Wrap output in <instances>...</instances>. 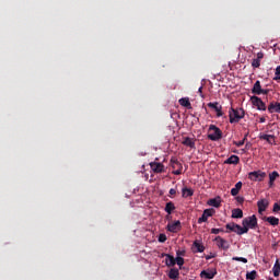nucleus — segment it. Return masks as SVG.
<instances>
[{
  "instance_id": "nucleus-2",
  "label": "nucleus",
  "mask_w": 280,
  "mask_h": 280,
  "mask_svg": "<svg viewBox=\"0 0 280 280\" xmlns=\"http://www.w3.org/2000/svg\"><path fill=\"white\" fill-rule=\"evenodd\" d=\"M211 130L213 133H209L208 139L210 141H220V139H222V130L215 125H210L209 132H211Z\"/></svg>"
},
{
  "instance_id": "nucleus-24",
  "label": "nucleus",
  "mask_w": 280,
  "mask_h": 280,
  "mask_svg": "<svg viewBox=\"0 0 280 280\" xmlns=\"http://www.w3.org/2000/svg\"><path fill=\"white\" fill-rule=\"evenodd\" d=\"M180 106H184V108H188V110H191V102H189V97H183L179 100Z\"/></svg>"
},
{
  "instance_id": "nucleus-45",
  "label": "nucleus",
  "mask_w": 280,
  "mask_h": 280,
  "mask_svg": "<svg viewBox=\"0 0 280 280\" xmlns=\"http://www.w3.org/2000/svg\"><path fill=\"white\" fill-rule=\"evenodd\" d=\"M237 202L242 203L244 202V197H236Z\"/></svg>"
},
{
  "instance_id": "nucleus-44",
  "label": "nucleus",
  "mask_w": 280,
  "mask_h": 280,
  "mask_svg": "<svg viewBox=\"0 0 280 280\" xmlns=\"http://www.w3.org/2000/svg\"><path fill=\"white\" fill-rule=\"evenodd\" d=\"M198 93H200V97H205V95L202 94V85L198 89Z\"/></svg>"
},
{
  "instance_id": "nucleus-13",
  "label": "nucleus",
  "mask_w": 280,
  "mask_h": 280,
  "mask_svg": "<svg viewBox=\"0 0 280 280\" xmlns=\"http://www.w3.org/2000/svg\"><path fill=\"white\" fill-rule=\"evenodd\" d=\"M161 257H166L165 264L168 268L176 266V258L170 254H162Z\"/></svg>"
},
{
  "instance_id": "nucleus-12",
  "label": "nucleus",
  "mask_w": 280,
  "mask_h": 280,
  "mask_svg": "<svg viewBox=\"0 0 280 280\" xmlns=\"http://www.w3.org/2000/svg\"><path fill=\"white\" fill-rule=\"evenodd\" d=\"M208 108H212L213 110H215L217 117H222V106L218 102L208 103Z\"/></svg>"
},
{
  "instance_id": "nucleus-30",
  "label": "nucleus",
  "mask_w": 280,
  "mask_h": 280,
  "mask_svg": "<svg viewBox=\"0 0 280 280\" xmlns=\"http://www.w3.org/2000/svg\"><path fill=\"white\" fill-rule=\"evenodd\" d=\"M260 139L262 141H267L268 143L272 144V141H275V136L265 133V135L260 136Z\"/></svg>"
},
{
  "instance_id": "nucleus-28",
  "label": "nucleus",
  "mask_w": 280,
  "mask_h": 280,
  "mask_svg": "<svg viewBox=\"0 0 280 280\" xmlns=\"http://www.w3.org/2000/svg\"><path fill=\"white\" fill-rule=\"evenodd\" d=\"M232 218H235V219L244 218V211H242V209L240 208L234 209L232 211Z\"/></svg>"
},
{
  "instance_id": "nucleus-15",
  "label": "nucleus",
  "mask_w": 280,
  "mask_h": 280,
  "mask_svg": "<svg viewBox=\"0 0 280 280\" xmlns=\"http://www.w3.org/2000/svg\"><path fill=\"white\" fill-rule=\"evenodd\" d=\"M207 205H209V207H214L215 209H219V207H221L222 205V199L220 197L211 198L207 201Z\"/></svg>"
},
{
  "instance_id": "nucleus-42",
  "label": "nucleus",
  "mask_w": 280,
  "mask_h": 280,
  "mask_svg": "<svg viewBox=\"0 0 280 280\" xmlns=\"http://www.w3.org/2000/svg\"><path fill=\"white\" fill-rule=\"evenodd\" d=\"M168 194H170V196H176V189L171 188Z\"/></svg>"
},
{
  "instance_id": "nucleus-34",
  "label": "nucleus",
  "mask_w": 280,
  "mask_h": 280,
  "mask_svg": "<svg viewBox=\"0 0 280 280\" xmlns=\"http://www.w3.org/2000/svg\"><path fill=\"white\" fill-rule=\"evenodd\" d=\"M246 279L247 280H255V279H257V271H255V270L247 271L246 272Z\"/></svg>"
},
{
  "instance_id": "nucleus-17",
  "label": "nucleus",
  "mask_w": 280,
  "mask_h": 280,
  "mask_svg": "<svg viewBox=\"0 0 280 280\" xmlns=\"http://www.w3.org/2000/svg\"><path fill=\"white\" fill-rule=\"evenodd\" d=\"M268 200L266 199H261L257 202V207H258V213H262L264 211H266V209H268Z\"/></svg>"
},
{
  "instance_id": "nucleus-25",
  "label": "nucleus",
  "mask_w": 280,
  "mask_h": 280,
  "mask_svg": "<svg viewBox=\"0 0 280 280\" xmlns=\"http://www.w3.org/2000/svg\"><path fill=\"white\" fill-rule=\"evenodd\" d=\"M182 196H183L184 198H191V196H194V189L184 187V188L182 189Z\"/></svg>"
},
{
  "instance_id": "nucleus-3",
  "label": "nucleus",
  "mask_w": 280,
  "mask_h": 280,
  "mask_svg": "<svg viewBox=\"0 0 280 280\" xmlns=\"http://www.w3.org/2000/svg\"><path fill=\"white\" fill-rule=\"evenodd\" d=\"M242 225L247 229V231L249 229H257V217L254 214V215H250V217H247L245 219H243L242 221Z\"/></svg>"
},
{
  "instance_id": "nucleus-9",
  "label": "nucleus",
  "mask_w": 280,
  "mask_h": 280,
  "mask_svg": "<svg viewBox=\"0 0 280 280\" xmlns=\"http://www.w3.org/2000/svg\"><path fill=\"white\" fill-rule=\"evenodd\" d=\"M183 229V225L180 224V221H175L173 223H168L166 225V231L170 233H178Z\"/></svg>"
},
{
  "instance_id": "nucleus-4",
  "label": "nucleus",
  "mask_w": 280,
  "mask_h": 280,
  "mask_svg": "<svg viewBox=\"0 0 280 280\" xmlns=\"http://www.w3.org/2000/svg\"><path fill=\"white\" fill-rule=\"evenodd\" d=\"M249 180H253L254 183H261L264 178H266V172L261 171H254L248 173Z\"/></svg>"
},
{
  "instance_id": "nucleus-41",
  "label": "nucleus",
  "mask_w": 280,
  "mask_h": 280,
  "mask_svg": "<svg viewBox=\"0 0 280 280\" xmlns=\"http://www.w3.org/2000/svg\"><path fill=\"white\" fill-rule=\"evenodd\" d=\"M176 255H177V257H185L186 252H185V249H183V250L178 249V250L176 252Z\"/></svg>"
},
{
  "instance_id": "nucleus-40",
  "label": "nucleus",
  "mask_w": 280,
  "mask_h": 280,
  "mask_svg": "<svg viewBox=\"0 0 280 280\" xmlns=\"http://www.w3.org/2000/svg\"><path fill=\"white\" fill-rule=\"evenodd\" d=\"M278 211H280V200H279V202L273 203L272 212L278 213Z\"/></svg>"
},
{
  "instance_id": "nucleus-8",
  "label": "nucleus",
  "mask_w": 280,
  "mask_h": 280,
  "mask_svg": "<svg viewBox=\"0 0 280 280\" xmlns=\"http://www.w3.org/2000/svg\"><path fill=\"white\" fill-rule=\"evenodd\" d=\"M250 102L253 106L257 107V110H266V103H264V101H261L259 96H256V95L252 96Z\"/></svg>"
},
{
  "instance_id": "nucleus-32",
  "label": "nucleus",
  "mask_w": 280,
  "mask_h": 280,
  "mask_svg": "<svg viewBox=\"0 0 280 280\" xmlns=\"http://www.w3.org/2000/svg\"><path fill=\"white\" fill-rule=\"evenodd\" d=\"M192 246H195L197 248V250H195V253H205V247L198 241H195Z\"/></svg>"
},
{
  "instance_id": "nucleus-19",
  "label": "nucleus",
  "mask_w": 280,
  "mask_h": 280,
  "mask_svg": "<svg viewBox=\"0 0 280 280\" xmlns=\"http://www.w3.org/2000/svg\"><path fill=\"white\" fill-rule=\"evenodd\" d=\"M225 165H237L240 163V156L231 155L228 160L224 161Z\"/></svg>"
},
{
  "instance_id": "nucleus-35",
  "label": "nucleus",
  "mask_w": 280,
  "mask_h": 280,
  "mask_svg": "<svg viewBox=\"0 0 280 280\" xmlns=\"http://www.w3.org/2000/svg\"><path fill=\"white\" fill-rule=\"evenodd\" d=\"M232 261H242L243 264H248V259L245 258V257H237V256H234L232 258Z\"/></svg>"
},
{
  "instance_id": "nucleus-10",
  "label": "nucleus",
  "mask_w": 280,
  "mask_h": 280,
  "mask_svg": "<svg viewBox=\"0 0 280 280\" xmlns=\"http://www.w3.org/2000/svg\"><path fill=\"white\" fill-rule=\"evenodd\" d=\"M150 167L155 174H163L165 172V165L160 162H151Z\"/></svg>"
},
{
  "instance_id": "nucleus-14",
  "label": "nucleus",
  "mask_w": 280,
  "mask_h": 280,
  "mask_svg": "<svg viewBox=\"0 0 280 280\" xmlns=\"http://www.w3.org/2000/svg\"><path fill=\"white\" fill-rule=\"evenodd\" d=\"M261 60H264V52L260 51L257 54V58L253 59L252 67L254 69H259V67H261Z\"/></svg>"
},
{
  "instance_id": "nucleus-47",
  "label": "nucleus",
  "mask_w": 280,
  "mask_h": 280,
  "mask_svg": "<svg viewBox=\"0 0 280 280\" xmlns=\"http://www.w3.org/2000/svg\"><path fill=\"white\" fill-rule=\"evenodd\" d=\"M269 280H273L272 278H269Z\"/></svg>"
},
{
  "instance_id": "nucleus-38",
  "label": "nucleus",
  "mask_w": 280,
  "mask_h": 280,
  "mask_svg": "<svg viewBox=\"0 0 280 280\" xmlns=\"http://www.w3.org/2000/svg\"><path fill=\"white\" fill-rule=\"evenodd\" d=\"M219 233H224V230L223 229H211V234L212 235H218Z\"/></svg>"
},
{
  "instance_id": "nucleus-43",
  "label": "nucleus",
  "mask_w": 280,
  "mask_h": 280,
  "mask_svg": "<svg viewBox=\"0 0 280 280\" xmlns=\"http://www.w3.org/2000/svg\"><path fill=\"white\" fill-rule=\"evenodd\" d=\"M268 93H270V90H261V95H268Z\"/></svg>"
},
{
  "instance_id": "nucleus-21",
  "label": "nucleus",
  "mask_w": 280,
  "mask_h": 280,
  "mask_svg": "<svg viewBox=\"0 0 280 280\" xmlns=\"http://www.w3.org/2000/svg\"><path fill=\"white\" fill-rule=\"evenodd\" d=\"M277 178H279V172L273 171L269 174V187L275 186V180H277Z\"/></svg>"
},
{
  "instance_id": "nucleus-11",
  "label": "nucleus",
  "mask_w": 280,
  "mask_h": 280,
  "mask_svg": "<svg viewBox=\"0 0 280 280\" xmlns=\"http://www.w3.org/2000/svg\"><path fill=\"white\" fill-rule=\"evenodd\" d=\"M215 275H218L217 269H208V270L201 271L200 277L202 279H213V277H215Z\"/></svg>"
},
{
  "instance_id": "nucleus-22",
  "label": "nucleus",
  "mask_w": 280,
  "mask_h": 280,
  "mask_svg": "<svg viewBox=\"0 0 280 280\" xmlns=\"http://www.w3.org/2000/svg\"><path fill=\"white\" fill-rule=\"evenodd\" d=\"M265 222H269L271 226H279V218L277 217H265Z\"/></svg>"
},
{
  "instance_id": "nucleus-7",
  "label": "nucleus",
  "mask_w": 280,
  "mask_h": 280,
  "mask_svg": "<svg viewBox=\"0 0 280 280\" xmlns=\"http://www.w3.org/2000/svg\"><path fill=\"white\" fill-rule=\"evenodd\" d=\"M215 214V209L210 208L203 210L202 215L198 219V224H202V222H207L209 218L213 217Z\"/></svg>"
},
{
  "instance_id": "nucleus-37",
  "label": "nucleus",
  "mask_w": 280,
  "mask_h": 280,
  "mask_svg": "<svg viewBox=\"0 0 280 280\" xmlns=\"http://www.w3.org/2000/svg\"><path fill=\"white\" fill-rule=\"evenodd\" d=\"M158 241H159L161 244H164V242H167V235H165V234H160Z\"/></svg>"
},
{
  "instance_id": "nucleus-23",
  "label": "nucleus",
  "mask_w": 280,
  "mask_h": 280,
  "mask_svg": "<svg viewBox=\"0 0 280 280\" xmlns=\"http://www.w3.org/2000/svg\"><path fill=\"white\" fill-rule=\"evenodd\" d=\"M234 226H235L234 233H236V235H244V233H248V228H245L244 225L243 228L240 224H236Z\"/></svg>"
},
{
  "instance_id": "nucleus-1",
  "label": "nucleus",
  "mask_w": 280,
  "mask_h": 280,
  "mask_svg": "<svg viewBox=\"0 0 280 280\" xmlns=\"http://www.w3.org/2000/svg\"><path fill=\"white\" fill-rule=\"evenodd\" d=\"M246 113L244 112L243 108L235 109L231 107L229 117H230V124H240L241 119H244Z\"/></svg>"
},
{
  "instance_id": "nucleus-31",
  "label": "nucleus",
  "mask_w": 280,
  "mask_h": 280,
  "mask_svg": "<svg viewBox=\"0 0 280 280\" xmlns=\"http://www.w3.org/2000/svg\"><path fill=\"white\" fill-rule=\"evenodd\" d=\"M273 277H279L280 275V264L279 260L276 261L272 268Z\"/></svg>"
},
{
  "instance_id": "nucleus-26",
  "label": "nucleus",
  "mask_w": 280,
  "mask_h": 280,
  "mask_svg": "<svg viewBox=\"0 0 280 280\" xmlns=\"http://www.w3.org/2000/svg\"><path fill=\"white\" fill-rule=\"evenodd\" d=\"M175 210L176 206H174V202L170 201L165 205L164 211H166L168 215H172V212Z\"/></svg>"
},
{
  "instance_id": "nucleus-29",
  "label": "nucleus",
  "mask_w": 280,
  "mask_h": 280,
  "mask_svg": "<svg viewBox=\"0 0 280 280\" xmlns=\"http://www.w3.org/2000/svg\"><path fill=\"white\" fill-rule=\"evenodd\" d=\"M242 182L236 183L235 187L231 189V195L237 196V194H240V190L242 189Z\"/></svg>"
},
{
  "instance_id": "nucleus-20",
  "label": "nucleus",
  "mask_w": 280,
  "mask_h": 280,
  "mask_svg": "<svg viewBox=\"0 0 280 280\" xmlns=\"http://www.w3.org/2000/svg\"><path fill=\"white\" fill-rule=\"evenodd\" d=\"M183 145H186L187 148L195 149L196 148V141L194 139L186 137L184 138V141L182 142Z\"/></svg>"
},
{
  "instance_id": "nucleus-16",
  "label": "nucleus",
  "mask_w": 280,
  "mask_h": 280,
  "mask_svg": "<svg viewBox=\"0 0 280 280\" xmlns=\"http://www.w3.org/2000/svg\"><path fill=\"white\" fill-rule=\"evenodd\" d=\"M268 113H279L280 114V103L279 102H272L268 106Z\"/></svg>"
},
{
  "instance_id": "nucleus-33",
  "label": "nucleus",
  "mask_w": 280,
  "mask_h": 280,
  "mask_svg": "<svg viewBox=\"0 0 280 280\" xmlns=\"http://www.w3.org/2000/svg\"><path fill=\"white\" fill-rule=\"evenodd\" d=\"M175 264L179 267V270H183V266H185V258L183 257H176Z\"/></svg>"
},
{
  "instance_id": "nucleus-5",
  "label": "nucleus",
  "mask_w": 280,
  "mask_h": 280,
  "mask_svg": "<svg viewBox=\"0 0 280 280\" xmlns=\"http://www.w3.org/2000/svg\"><path fill=\"white\" fill-rule=\"evenodd\" d=\"M171 166L175 170L173 171L175 176H180V174H183V164H180L177 159H171Z\"/></svg>"
},
{
  "instance_id": "nucleus-39",
  "label": "nucleus",
  "mask_w": 280,
  "mask_h": 280,
  "mask_svg": "<svg viewBox=\"0 0 280 280\" xmlns=\"http://www.w3.org/2000/svg\"><path fill=\"white\" fill-rule=\"evenodd\" d=\"M245 142H246V136L244 137L243 140H240L238 142H234V144L236 145V148H242V145H244Z\"/></svg>"
},
{
  "instance_id": "nucleus-46",
  "label": "nucleus",
  "mask_w": 280,
  "mask_h": 280,
  "mask_svg": "<svg viewBox=\"0 0 280 280\" xmlns=\"http://www.w3.org/2000/svg\"><path fill=\"white\" fill-rule=\"evenodd\" d=\"M259 121H260V124H266V118L260 117Z\"/></svg>"
},
{
  "instance_id": "nucleus-18",
  "label": "nucleus",
  "mask_w": 280,
  "mask_h": 280,
  "mask_svg": "<svg viewBox=\"0 0 280 280\" xmlns=\"http://www.w3.org/2000/svg\"><path fill=\"white\" fill-rule=\"evenodd\" d=\"M261 82L260 81H256L253 89H252V93L254 95H261Z\"/></svg>"
},
{
  "instance_id": "nucleus-27",
  "label": "nucleus",
  "mask_w": 280,
  "mask_h": 280,
  "mask_svg": "<svg viewBox=\"0 0 280 280\" xmlns=\"http://www.w3.org/2000/svg\"><path fill=\"white\" fill-rule=\"evenodd\" d=\"M168 277L173 280H176L178 277H180V271L176 268H172L168 272Z\"/></svg>"
},
{
  "instance_id": "nucleus-36",
  "label": "nucleus",
  "mask_w": 280,
  "mask_h": 280,
  "mask_svg": "<svg viewBox=\"0 0 280 280\" xmlns=\"http://www.w3.org/2000/svg\"><path fill=\"white\" fill-rule=\"evenodd\" d=\"M235 226H237V223H228L225 225V228L228 229V231H232V233H235Z\"/></svg>"
},
{
  "instance_id": "nucleus-6",
  "label": "nucleus",
  "mask_w": 280,
  "mask_h": 280,
  "mask_svg": "<svg viewBox=\"0 0 280 280\" xmlns=\"http://www.w3.org/2000/svg\"><path fill=\"white\" fill-rule=\"evenodd\" d=\"M214 242L217 243L218 248L221 250H229V248H231L229 241L224 240L222 236H215Z\"/></svg>"
}]
</instances>
